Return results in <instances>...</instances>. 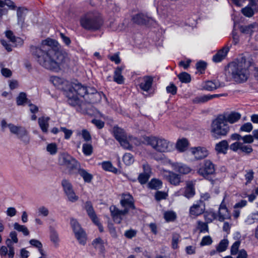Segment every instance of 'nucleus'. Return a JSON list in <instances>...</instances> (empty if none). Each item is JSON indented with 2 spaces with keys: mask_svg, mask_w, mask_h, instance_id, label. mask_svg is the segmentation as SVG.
I'll use <instances>...</instances> for the list:
<instances>
[{
  "mask_svg": "<svg viewBox=\"0 0 258 258\" xmlns=\"http://www.w3.org/2000/svg\"><path fill=\"white\" fill-rule=\"evenodd\" d=\"M29 243L32 246L37 248L42 256L44 255L43 249H42V244L40 241L35 239H32L30 240Z\"/></svg>",
  "mask_w": 258,
  "mask_h": 258,
  "instance_id": "4c0bfd02",
  "label": "nucleus"
},
{
  "mask_svg": "<svg viewBox=\"0 0 258 258\" xmlns=\"http://www.w3.org/2000/svg\"><path fill=\"white\" fill-rule=\"evenodd\" d=\"M205 210V204L202 200H199L197 204H194L189 209L191 215L197 216L203 214Z\"/></svg>",
  "mask_w": 258,
  "mask_h": 258,
  "instance_id": "2eb2a0df",
  "label": "nucleus"
},
{
  "mask_svg": "<svg viewBox=\"0 0 258 258\" xmlns=\"http://www.w3.org/2000/svg\"><path fill=\"white\" fill-rule=\"evenodd\" d=\"M11 134L16 135L17 138L25 145L30 143V138L28 131L25 127L15 125L12 123L8 124Z\"/></svg>",
  "mask_w": 258,
  "mask_h": 258,
  "instance_id": "9d476101",
  "label": "nucleus"
},
{
  "mask_svg": "<svg viewBox=\"0 0 258 258\" xmlns=\"http://www.w3.org/2000/svg\"><path fill=\"white\" fill-rule=\"evenodd\" d=\"M90 88H87L81 83L70 84L66 92L69 104L75 106L80 103L79 96L84 97L85 95L90 93Z\"/></svg>",
  "mask_w": 258,
  "mask_h": 258,
  "instance_id": "20e7f679",
  "label": "nucleus"
},
{
  "mask_svg": "<svg viewBox=\"0 0 258 258\" xmlns=\"http://www.w3.org/2000/svg\"><path fill=\"white\" fill-rule=\"evenodd\" d=\"M226 121V123L227 122L230 123H234L237 122L241 118V114L236 112H232L224 116Z\"/></svg>",
  "mask_w": 258,
  "mask_h": 258,
  "instance_id": "bb28decb",
  "label": "nucleus"
},
{
  "mask_svg": "<svg viewBox=\"0 0 258 258\" xmlns=\"http://www.w3.org/2000/svg\"><path fill=\"white\" fill-rule=\"evenodd\" d=\"M242 13L246 17H251L253 14L254 12L251 8L246 7L241 10Z\"/></svg>",
  "mask_w": 258,
  "mask_h": 258,
  "instance_id": "4d7b16f0",
  "label": "nucleus"
},
{
  "mask_svg": "<svg viewBox=\"0 0 258 258\" xmlns=\"http://www.w3.org/2000/svg\"><path fill=\"white\" fill-rule=\"evenodd\" d=\"M102 168L108 171H111L114 173H116L117 171V169L113 167L110 162H103L102 163Z\"/></svg>",
  "mask_w": 258,
  "mask_h": 258,
  "instance_id": "79ce46f5",
  "label": "nucleus"
},
{
  "mask_svg": "<svg viewBox=\"0 0 258 258\" xmlns=\"http://www.w3.org/2000/svg\"><path fill=\"white\" fill-rule=\"evenodd\" d=\"M240 147V151L246 154H249L253 151L252 148L250 145H246L242 143H241Z\"/></svg>",
  "mask_w": 258,
  "mask_h": 258,
  "instance_id": "3c124183",
  "label": "nucleus"
},
{
  "mask_svg": "<svg viewBox=\"0 0 258 258\" xmlns=\"http://www.w3.org/2000/svg\"><path fill=\"white\" fill-rule=\"evenodd\" d=\"M146 141L148 145L159 152H168L173 149V143L161 137H148L146 138Z\"/></svg>",
  "mask_w": 258,
  "mask_h": 258,
  "instance_id": "0eeeda50",
  "label": "nucleus"
},
{
  "mask_svg": "<svg viewBox=\"0 0 258 258\" xmlns=\"http://www.w3.org/2000/svg\"><path fill=\"white\" fill-rule=\"evenodd\" d=\"M80 22L84 29L90 31L98 30L103 23L100 14L97 12H90L83 15Z\"/></svg>",
  "mask_w": 258,
  "mask_h": 258,
  "instance_id": "39448f33",
  "label": "nucleus"
},
{
  "mask_svg": "<svg viewBox=\"0 0 258 258\" xmlns=\"http://www.w3.org/2000/svg\"><path fill=\"white\" fill-rule=\"evenodd\" d=\"M132 19L134 23L138 25L146 24L149 21V18L143 13H139L134 15Z\"/></svg>",
  "mask_w": 258,
  "mask_h": 258,
  "instance_id": "412c9836",
  "label": "nucleus"
},
{
  "mask_svg": "<svg viewBox=\"0 0 258 258\" xmlns=\"http://www.w3.org/2000/svg\"><path fill=\"white\" fill-rule=\"evenodd\" d=\"M38 214L40 216L47 217L49 214V210L45 206H40L37 209Z\"/></svg>",
  "mask_w": 258,
  "mask_h": 258,
  "instance_id": "8fccbe9b",
  "label": "nucleus"
},
{
  "mask_svg": "<svg viewBox=\"0 0 258 258\" xmlns=\"http://www.w3.org/2000/svg\"><path fill=\"white\" fill-rule=\"evenodd\" d=\"M199 175L211 181L214 184L215 180L213 178L215 174V167L213 162L209 160H204L201 164L198 170Z\"/></svg>",
  "mask_w": 258,
  "mask_h": 258,
  "instance_id": "1a4fd4ad",
  "label": "nucleus"
},
{
  "mask_svg": "<svg viewBox=\"0 0 258 258\" xmlns=\"http://www.w3.org/2000/svg\"><path fill=\"white\" fill-rule=\"evenodd\" d=\"M84 208L86 210L88 215L91 219L93 223H94L95 224H98V218L96 216L91 202H86L85 203Z\"/></svg>",
  "mask_w": 258,
  "mask_h": 258,
  "instance_id": "6ab92c4d",
  "label": "nucleus"
},
{
  "mask_svg": "<svg viewBox=\"0 0 258 258\" xmlns=\"http://www.w3.org/2000/svg\"><path fill=\"white\" fill-rule=\"evenodd\" d=\"M229 217V214L227 209L219 210V221L221 222L223 221L225 219H228Z\"/></svg>",
  "mask_w": 258,
  "mask_h": 258,
  "instance_id": "49530a36",
  "label": "nucleus"
},
{
  "mask_svg": "<svg viewBox=\"0 0 258 258\" xmlns=\"http://www.w3.org/2000/svg\"><path fill=\"white\" fill-rule=\"evenodd\" d=\"M93 151V147L91 144H84L83 145V152L86 156L90 155Z\"/></svg>",
  "mask_w": 258,
  "mask_h": 258,
  "instance_id": "864d4df0",
  "label": "nucleus"
},
{
  "mask_svg": "<svg viewBox=\"0 0 258 258\" xmlns=\"http://www.w3.org/2000/svg\"><path fill=\"white\" fill-rule=\"evenodd\" d=\"M153 77L151 76H145L142 80V82L140 84V88L143 91L148 92L153 84Z\"/></svg>",
  "mask_w": 258,
  "mask_h": 258,
  "instance_id": "aec40b11",
  "label": "nucleus"
},
{
  "mask_svg": "<svg viewBox=\"0 0 258 258\" xmlns=\"http://www.w3.org/2000/svg\"><path fill=\"white\" fill-rule=\"evenodd\" d=\"M50 81L54 86L59 89L65 90L66 91L68 90V87L65 88V86H69L70 85L69 84V82L67 80L56 76L52 77L50 79Z\"/></svg>",
  "mask_w": 258,
  "mask_h": 258,
  "instance_id": "f3484780",
  "label": "nucleus"
},
{
  "mask_svg": "<svg viewBox=\"0 0 258 258\" xmlns=\"http://www.w3.org/2000/svg\"><path fill=\"white\" fill-rule=\"evenodd\" d=\"M219 87V85L216 82L207 81L204 86V88L208 91H212Z\"/></svg>",
  "mask_w": 258,
  "mask_h": 258,
  "instance_id": "c03bdc74",
  "label": "nucleus"
},
{
  "mask_svg": "<svg viewBox=\"0 0 258 258\" xmlns=\"http://www.w3.org/2000/svg\"><path fill=\"white\" fill-rule=\"evenodd\" d=\"M228 245V241L227 239L222 240L216 247V251L221 252L226 250Z\"/></svg>",
  "mask_w": 258,
  "mask_h": 258,
  "instance_id": "58836bf2",
  "label": "nucleus"
},
{
  "mask_svg": "<svg viewBox=\"0 0 258 258\" xmlns=\"http://www.w3.org/2000/svg\"><path fill=\"white\" fill-rule=\"evenodd\" d=\"M229 130V126L226 123L223 115L219 116L212 121L211 133L212 137L214 139H219L225 137Z\"/></svg>",
  "mask_w": 258,
  "mask_h": 258,
  "instance_id": "423d86ee",
  "label": "nucleus"
},
{
  "mask_svg": "<svg viewBox=\"0 0 258 258\" xmlns=\"http://www.w3.org/2000/svg\"><path fill=\"white\" fill-rule=\"evenodd\" d=\"M258 221V212H255L250 214L245 220V222L250 225Z\"/></svg>",
  "mask_w": 258,
  "mask_h": 258,
  "instance_id": "e433bc0d",
  "label": "nucleus"
},
{
  "mask_svg": "<svg viewBox=\"0 0 258 258\" xmlns=\"http://www.w3.org/2000/svg\"><path fill=\"white\" fill-rule=\"evenodd\" d=\"M137 234V231L133 229L126 230L124 233V236L129 239L135 237Z\"/></svg>",
  "mask_w": 258,
  "mask_h": 258,
  "instance_id": "338daca9",
  "label": "nucleus"
},
{
  "mask_svg": "<svg viewBox=\"0 0 258 258\" xmlns=\"http://www.w3.org/2000/svg\"><path fill=\"white\" fill-rule=\"evenodd\" d=\"M58 45L56 40L47 38L43 41L40 47L32 46L30 50L40 65L47 70L57 71L66 59Z\"/></svg>",
  "mask_w": 258,
  "mask_h": 258,
  "instance_id": "f257e3e1",
  "label": "nucleus"
},
{
  "mask_svg": "<svg viewBox=\"0 0 258 258\" xmlns=\"http://www.w3.org/2000/svg\"><path fill=\"white\" fill-rule=\"evenodd\" d=\"M212 243V239L210 236H204L201 242V245H209Z\"/></svg>",
  "mask_w": 258,
  "mask_h": 258,
  "instance_id": "680f3d73",
  "label": "nucleus"
},
{
  "mask_svg": "<svg viewBox=\"0 0 258 258\" xmlns=\"http://www.w3.org/2000/svg\"><path fill=\"white\" fill-rule=\"evenodd\" d=\"M229 51V47L225 45L213 55L212 58L213 61L216 63L221 61L226 57Z\"/></svg>",
  "mask_w": 258,
  "mask_h": 258,
  "instance_id": "a211bd4d",
  "label": "nucleus"
},
{
  "mask_svg": "<svg viewBox=\"0 0 258 258\" xmlns=\"http://www.w3.org/2000/svg\"><path fill=\"white\" fill-rule=\"evenodd\" d=\"M90 93H89L88 95H89V98L90 103L92 104H95L100 102L101 100L100 93L98 92L93 88H90Z\"/></svg>",
  "mask_w": 258,
  "mask_h": 258,
  "instance_id": "b1692460",
  "label": "nucleus"
},
{
  "mask_svg": "<svg viewBox=\"0 0 258 258\" xmlns=\"http://www.w3.org/2000/svg\"><path fill=\"white\" fill-rule=\"evenodd\" d=\"M118 141L119 142L120 145L124 149L131 150L132 148V146L127 141L126 137L124 138V139L119 140Z\"/></svg>",
  "mask_w": 258,
  "mask_h": 258,
  "instance_id": "052dcab7",
  "label": "nucleus"
},
{
  "mask_svg": "<svg viewBox=\"0 0 258 258\" xmlns=\"http://www.w3.org/2000/svg\"><path fill=\"white\" fill-rule=\"evenodd\" d=\"M61 185L63 190L70 202L74 203L78 200L79 197L75 194L73 185L70 181L66 179H62Z\"/></svg>",
  "mask_w": 258,
  "mask_h": 258,
  "instance_id": "ddd939ff",
  "label": "nucleus"
},
{
  "mask_svg": "<svg viewBox=\"0 0 258 258\" xmlns=\"http://www.w3.org/2000/svg\"><path fill=\"white\" fill-rule=\"evenodd\" d=\"M123 69L117 67L114 72L113 81L118 84H122L124 83V78L121 75Z\"/></svg>",
  "mask_w": 258,
  "mask_h": 258,
  "instance_id": "c85d7f7f",
  "label": "nucleus"
},
{
  "mask_svg": "<svg viewBox=\"0 0 258 258\" xmlns=\"http://www.w3.org/2000/svg\"><path fill=\"white\" fill-rule=\"evenodd\" d=\"M214 98V95H206L202 96H198L192 100L194 103H203L208 101Z\"/></svg>",
  "mask_w": 258,
  "mask_h": 258,
  "instance_id": "473e14b6",
  "label": "nucleus"
},
{
  "mask_svg": "<svg viewBox=\"0 0 258 258\" xmlns=\"http://www.w3.org/2000/svg\"><path fill=\"white\" fill-rule=\"evenodd\" d=\"M217 217V214L214 212H207L204 214V218L206 222L209 223L212 222Z\"/></svg>",
  "mask_w": 258,
  "mask_h": 258,
  "instance_id": "37998d69",
  "label": "nucleus"
},
{
  "mask_svg": "<svg viewBox=\"0 0 258 258\" xmlns=\"http://www.w3.org/2000/svg\"><path fill=\"white\" fill-rule=\"evenodd\" d=\"M240 244V241H236L232 244L231 247V254L232 255H235L238 253Z\"/></svg>",
  "mask_w": 258,
  "mask_h": 258,
  "instance_id": "bf43d9fd",
  "label": "nucleus"
},
{
  "mask_svg": "<svg viewBox=\"0 0 258 258\" xmlns=\"http://www.w3.org/2000/svg\"><path fill=\"white\" fill-rule=\"evenodd\" d=\"M150 176V175L147 174L145 173H141L138 177V180L139 182L142 184H145L146 183L147 181L148 180L149 177Z\"/></svg>",
  "mask_w": 258,
  "mask_h": 258,
  "instance_id": "13d9d810",
  "label": "nucleus"
},
{
  "mask_svg": "<svg viewBox=\"0 0 258 258\" xmlns=\"http://www.w3.org/2000/svg\"><path fill=\"white\" fill-rule=\"evenodd\" d=\"M46 150L51 155H55L57 151V148L55 143H50L47 145Z\"/></svg>",
  "mask_w": 258,
  "mask_h": 258,
  "instance_id": "603ef678",
  "label": "nucleus"
},
{
  "mask_svg": "<svg viewBox=\"0 0 258 258\" xmlns=\"http://www.w3.org/2000/svg\"><path fill=\"white\" fill-rule=\"evenodd\" d=\"M155 159L157 161H160L163 163H169L174 170L181 174H188L191 171L190 168L186 165L182 163H172L170 160L166 158L164 155H162L159 158H155Z\"/></svg>",
  "mask_w": 258,
  "mask_h": 258,
  "instance_id": "9b49d317",
  "label": "nucleus"
},
{
  "mask_svg": "<svg viewBox=\"0 0 258 258\" xmlns=\"http://www.w3.org/2000/svg\"><path fill=\"white\" fill-rule=\"evenodd\" d=\"M27 9L25 8L19 7L17 9V16L18 18V23L19 24L23 25L24 23L25 17Z\"/></svg>",
  "mask_w": 258,
  "mask_h": 258,
  "instance_id": "7c9ffc66",
  "label": "nucleus"
},
{
  "mask_svg": "<svg viewBox=\"0 0 258 258\" xmlns=\"http://www.w3.org/2000/svg\"><path fill=\"white\" fill-rule=\"evenodd\" d=\"M241 140L243 144H250L253 142V137L250 135H245L242 137Z\"/></svg>",
  "mask_w": 258,
  "mask_h": 258,
  "instance_id": "69168bd1",
  "label": "nucleus"
},
{
  "mask_svg": "<svg viewBox=\"0 0 258 258\" xmlns=\"http://www.w3.org/2000/svg\"><path fill=\"white\" fill-rule=\"evenodd\" d=\"M253 129L252 124L250 122H246L242 125L239 129L240 132H250Z\"/></svg>",
  "mask_w": 258,
  "mask_h": 258,
  "instance_id": "5fc2aeb1",
  "label": "nucleus"
},
{
  "mask_svg": "<svg viewBox=\"0 0 258 258\" xmlns=\"http://www.w3.org/2000/svg\"><path fill=\"white\" fill-rule=\"evenodd\" d=\"M164 217L167 221H173L176 218V214L173 212H166L164 213Z\"/></svg>",
  "mask_w": 258,
  "mask_h": 258,
  "instance_id": "6e6d98bb",
  "label": "nucleus"
},
{
  "mask_svg": "<svg viewBox=\"0 0 258 258\" xmlns=\"http://www.w3.org/2000/svg\"><path fill=\"white\" fill-rule=\"evenodd\" d=\"M229 145L226 140H223L216 144L215 150L218 153L226 154Z\"/></svg>",
  "mask_w": 258,
  "mask_h": 258,
  "instance_id": "a878e982",
  "label": "nucleus"
},
{
  "mask_svg": "<svg viewBox=\"0 0 258 258\" xmlns=\"http://www.w3.org/2000/svg\"><path fill=\"white\" fill-rule=\"evenodd\" d=\"M77 173L83 178L85 182L90 183L93 179V175L88 172L85 169L82 168L81 166L76 170Z\"/></svg>",
  "mask_w": 258,
  "mask_h": 258,
  "instance_id": "393cba45",
  "label": "nucleus"
},
{
  "mask_svg": "<svg viewBox=\"0 0 258 258\" xmlns=\"http://www.w3.org/2000/svg\"><path fill=\"white\" fill-rule=\"evenodd\" d=\"M49 120L50 118L47 116H42L38 118V123L40 129L43 133L46 134L48 133Z\"/></svg>",
  "mask_w": 258,
  "mask_h": 258,
  "instance_id": "4be33fe9",
  "label": "nucleus"
},
{
  "mask_svg": "<svg viewBox=\"0 0 258 258\" xmlns=\"http://www.w3.org/2000/svg\"><path fill=\"white\" fill-rule=\"evenodd\" d=\"M162 182L161 180L157 179H152L148 183V186L151 189H158L162 186Z\"/></svg>",
  "mask_w": 258,
  "mask_h": 258,
  "instance_id": "c9c22d12",
  "label": "nucleus"
},
{
  "mask_svg": "<svg viewBox=\"0 0 258 258\" xmlns=\"http://www.w3.org/2000/svg\"><path fill=\"white\" fill-rule=\"evenodd\" d=\"M60 131L63 132L64 134V138L66 139H69L73 134V132L71 130L67 129L64 127H61Z\"/></svg>",
  "mask_w": 258,
  "mask_h": 258,
  "instance_id": "0e129e2a",
  "label": "nucleus"
},
{
  "mask_svg": "<svg viewBox=\"0 0 258 258\" xmlns=\"http://www.w3.org/2000/svg\"><path fill=\"white\" fill-rule=\"evenodd\" d=\"M179 80L184 83H188L191 81V77L189 74L186 72H182L180 73L177 76Z\"/></svg>",
  "mask_w": 258,
  "mask_h": 258,
  "instance_id": "a19ab883",
  "label": "nucleus"
},
{
  "mask_svg": "<svg viewBox=\"0 0 258 258\" xmlns=\"http://www.w3.org/2000/svg\"><path fill=\"white\" fill-rule=\"evenodd\" d=\"M191 153L196 159L200 160L206 157L208 155V151L206 148L198 147L191 149Z\"/></svg>",
  "mask_w": 258,
  "mask_h": 258,
  "instance_id": "dca6fc26",
  "label": "nucleus"
},
{
  "mask_svg": "<svg viewBox=\"0 0 258 258\" xmlns=\"http://www.w3.org/2000/svg\"><path fill=\"white\" fill-rule=\"evenodd\" d=\"M50 239L51 241L55 244H57L59 242L58 235L55 231H51Z\"/></svg>",
  "mask_w": 258,
  "mask_h": 258,
  "instance_id": "e2e57ef3",
  "label": "nucleus"
},
{
  "mask_svg": "<svg viewBox=\"0 0 258 258\" xmlns=\"http://www.w3.org/2000/svg\"><path fill=\"white\" fill-rule=\"evenodd\" d=\"M13 242V241L10 239H7L6 241V244L7 245V247L9 248L8 256L9 258H13L15 255Z\"/></svg>",
  "mask_w": 258,
  "mask_h": 258,
  "instance_id": "ea45409f",
  "label": "nucleus"
},
{
  "mask_svg": "<svg viewBox=\"0 0 258 258\" xmlns=\"http://www.w3.org/2000/svg\"><path fill=\"white\" fill-rule=\"evenodd\" d=\"M71 225L79 242L81 244L85 245L86 243V235L78 222L76 219L72 218L71 220Z\"/></svg>",
  "mask_w": 258,
  "mask_h": 258,
  "instance_id": "f8f14e48",
  "label": "nucleus"
},
{
  "mask_svg": "<svg viewBox=\"0 0 258 258\" xmlns=\"http://www.w3.org/2000/svg\"><path fill=\"white\" fill-rule=\"evenodd\" d=\"M188 141L185 139L179 140L176 143V148L180 152H183L186 150L188 146Z\"/></svg>",
  "mask_w": 258,
  "mask_h": 258,
  "instance_id": "72a5a7b5",
  "label": "nucleus"
},
{
  "mask_svg": "<svg viewBox=\"0 0 258 258\" xmlns=\"http://www.w3.org/2000/svg\"><path fill=\"white\" fill-rule=\"evenodd\" d=\"M113 135L117 141L126 138V134L124 130L117 126H114L113 129Z\"/></svg>",
  "mask_w": 258,
  "mask_h": 258,
  "instance_id": "2f4dec72",
  "label": "nucleus"
},
{
  "mask_svg": "<svg viewBox=\"0 0 258 258\" xmlns=\"http://www.w3.org/2000/svg\"><path fill=\"white\" fill-rule=\"evenodd\" d=\"M14 228L19 232H22L25 236H28L29 234V231L25 225H22L16 222L14 224Z\"/></svg>",
  "mask_w": 258,
  "mask_h": 258,
  "instance_id": "f704fd0d",
  "label": "nucleus"
},
{
  "mask_svg": "<svg viewBox=\"0 0 258 258\" xmlns=\"http://www.w3.org/2000/svg\"><path fill=\"white\" fill-rule=\"evenodd\" d=\"M104 243L103 240L100 237L94 239L92 242L93 247L99 250L101 253H103L105 250Z\"/></svg>",
  "mask_w": 258,
  "mask_h": 258,
  "instance_id": "c756f323",
  "label": "nucleus"
},
{
  "mask_svg": "<svg viewBox=\"0 0 258 258\" xmlns=\"http://www.w3.org/2000/svg\"><path fill=\"white\" fill-rule=\"evenodd\" d=\"M207 66V63L203 61H200L196 64V68L199 71H204Z\"/></svg>",
  "mask_w": 258,
  "mask_h": 258,
  "instance_id": "774afa93",
  "label": "nucleus"
},
{
  "mask_svg": "<svg viewBox=\"0 0 258 258\" xmlns=\"http://www.w3.org/2000/svg\"><path fill=\"white\" fill-rule=\"evenodd\" d=\"M27 100L26 93L21 92L17 97V104L18 105H23L26 102Z\"/></svg>",
  "mask_w": 258,
  "mask_h": 258,
  "instance_id": "09e8293b",
  "label": "nucleus"
},
{
  "mask_svg": "<svg viewBox=\"0 0 258 258\" xmlns=\"http://www.w3.org/2000/svg\"><path fill=\"white\" fill-rule=\"evenodd\" d=\"M58 161L60 165L66 167L69 175L76 174V170L80 166V163L75 158L66 153L60 154Z\"/></svg>",
  "mask_w": 258,
  "mask_h": 258,
  "instance_id": "6e6552de",
  "label": "nucleus"
},
{
  "mask_svg": "<svg viewBox=\"0 0 258 258\" xmlns=\"http://www.w3.org/2000/svg\"><path fill=\"white\" fill-rule=\"evenodd\" d=\"M195 195V189L192 183H188L184 188L183 195L187 199L192 198Z\"/></svg>",
  "mask_w": 258,
  "mask_h": 258,
  "instance_id": "cd10ccee",
  "label": "nucleus"
},
{
  "mask_svg": "<svg viewBox=\"0 0 258 258\" xmlns=\"http://www.w3.org/2000/svg\"><path fill=\"white\" fill-rule=\"evenodd\" d=\"M197 229L200 230L201 233H205L209 231L208 223L200 221H198Z\"/></svg>",
  "mask_w": 258,
  "mask_h": 258,
  "instance_id": "de8ad7c7",
  "label": "nucleus"
},
{
  "mask_svg": "<svg viewBox=\"0 0 258 258\" xmlns=\"http://www.w3.org/2000/svg\"><path fill=\"white\" fill-rule=\"evenodd\" d=\"M120 205L124 208L123 210L118 209L115 206H111L109 208L111 217L113 221L117 223H120L123 217L126 215L130 209H135L134 200L133 196L129 193L125 192L121 195Z\"/></svg>",
  "mask_w": 258,
  "mask_h": 258,
  "instance_id": "7ed1b4c3",
  "label": "nucleus"
},
{
  "mask_svg": "<svg viewBox=\"0 0 258 258\" xmlns=\"http://www.w3.org/2000/svg\"><path fill=\"white\" fill-rule=\"evenodd\" d=\"M162 176L164 179L174 185H178L181 182L180 175L172 171L164 170Z\"/></svg>",
  "mask_w": 258,
  "mask_h": 258,
  "instance_id": "4468645a",
  "label": "nucleus"
},
{
  "mask_svg": "<svg viewBox=\"0 0 258 258\" xmlns=\"http://www.w3.org/2000/svg\"><path fill=\"white\" fill-rule=\"evenodd\" d=\"M257 27V24L256 23H253L248 25L241 26L239 27V29L241 33L251 35Z\"/></svg>",
  "mask_w": 258,
  "mask_h": 258,
  "instance_id": "5701e85b",
  "label": "nucleus"
},
{
  "mask_svg": "<svg viewBox=\"0 0 258 258\" xmlns=\"http://www.w3.org/2000/svg\"><path fill=\"white\" fill-rule=\"evenodd\" d=\"M249 61L244 57H241L237 61H233L228 66V73L231 74L234 81L238 83H243L248 78Z\"/></svg>",
  "mask_w": 258,
  "mask_h": 258,
  "instance_id": "f03ea898",
  "label": "nucleus"
},
{
  "mask_svg": "<svg viewBox=\"0 0 258 258\" xmlns=\"http://www.w3.org/2000/svg\"><path fill=\"white\" fill-rule=\"evenodd\" d=\"M122 160L126 165H130L134 162V158L131 153H125L122 157Z\"/></svg>",
  "mask_w": 258,
  "mask_h": 258,
  "instance_id": "a18cd8bd",
  "label": "nucleus"
}]
</instances>
